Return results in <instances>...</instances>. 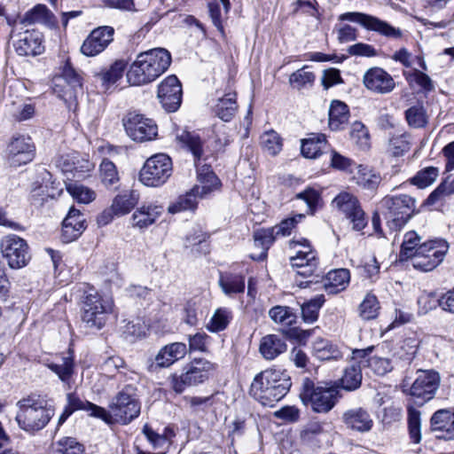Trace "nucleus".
Wrapping results in <instances>:
<instances>
[{"label":"nucleus","instance_id":"nucleus-3","mask_svg":"<svg viewBox=\"0 0 454 454\" xmlns=\"http://www.w3.org/2000/svg\"><path fill=\"white\" fill-rule=\"evenodd\" d=\"M291 386V378L285 371L267 369L254 378L249 394L262 405L273 407L286 395Z\"/></svg>","mask_w":454,"mask_h":454},{"label":"nucleus","instance_id":"nucleus-43","mask_svg":"<svg viewBox=\"0 0 454 454\" xmlns=\"http://www.w3.org/2000/svg\"><path fill=\"white\" fill-rule=\"evenodd\" d=\"M99 177L106 188H116L120 181L119 173L115 164L108 159H103L99 165Z\"/></svg>","mask_w":454,"mask_h":454},{"label":"nucleus","instance_id":"nucleus-47","mask_svg":"<svg viewBox=\"0 0 454 454\" xmlns=\"http://www.w3.org/2000/svg\"><path fill=\"white\" fill-rule=\"evenodd\" d=\"M325 301L323 294L304 302L301 305V317L305 323L311 324L317 320L320 308Z\"/></svg>","mask_w":454,"mask_h":454},{"label":"nucleus","instance_id":"nucleus-33","mask_svg":"<svg viewBox=\"0 0 454 454\" xmlns=\"http://www.w3.org/2000/svg\"><path fill=\"white\" fill-rule=\"evenodd\" d=\"M433 430L445 431L446 438H454V412L442 409L435 411L431 418Z\"/></svg>","mask_w":454,"mask_h":454},{"label":"nucleus","instance_id":"nucleus-26","mask_svg":"<svg viewBox=\"0 0 454 454\" xmlns=\"http://www.w3.org/2000/svg\"><path fill=\"white\" fill-rule=\"evenodd\" d=\"M67 405L66 407L72 413L78 410H83L90 411V416L101 419L107 424L112 422V417L105 408L98 406L89 401H82L74 393L67 394Z\"/></svg>","mask_w":454,"mask_h":454},{"label":"nucleus","instance_id":"nucleus-19","mask_svg":"<svg viewBox=\"0 0 454 454\" xmlns=\"http://www.w3.org/2000/svg\"><path fill=\"white\" fill-rule=\"evenodd\" d=\"M182 95V85L176 75L168 76L158 87V98L167 112L173 113L180 107Z\"/></svg>","mask_w":454,"mask_h":454},{"label":"nucleus","instance_id":"nucleus-6","mask_svg":"<svg viewBox=\"0 0 454 454\" xmlns=\"http://www.w3.org/2000/svg\"><path fill=\"white\" fill-rule=\"evenodd\" d=\"M113 307L111 298L103 297L90 289L83 297L82 320L87 328L100 330L106 325Z\"/></svg>","mask_w":454,"mask_h":454},{"label":"nucleus","instance_id":"nucleus-42","mask_svg":"<svg viewBox=\"0 0 454 454\" xmlns=\"http://www.w3.org/2000/svg\"><path fill=\"white\" fill-rule=\"evenodd\" d=\"M362 371L359 364H351L348 366L343 372L340 384L341 388L347 391H354L360 387L362 383Z\"/></svg>","mask_w":454,"mask_h":454},{"label":"nucleus","instance_id":"nucleus-55","mask_svg":"<svg viewBox=\"0 0 454 454\" xmlns=\"http://www.w3.org/2000/svg\"><path fill=\"white\" fill-rule=\"evenodd\" d=\"M351 139L362 149L369 147V134L365 126L360 122L356 121L352 124L350 130Z\"/></svg>","mask_w":454,"mask_h":454},{"label":"nucleus","instance_id":"nucleus-35","mask_svg":"<svg viewBox=\"0 0 454 454\" xmlns=\"http://www.w3.org/2000/svg\"><path fill=\"white\" fill-rule=\"evenodd\" d=\"M139 200V194L136 191H126L118 194L113 200L112 210L115 215L128 214Z\"/></svg>","mask_w":454,"mask_h":454},{"label":"nucleus","instance_id":"nucleus-10","mask_svg":"<svg viewBox=\"0 0 454 454\" xmlns=\"http://www.w3.org/2000/svg\"><path fill=\"white\" fill-rule=\"evenodd\" d=\"M172 174V160L165 153L150 157L139 173V180L149 187H158L167 182Z\"/></svg>","mask_w":454,"mask_h":454},{"label":"nucleus","instance_id":"nucleus-1","mask_svg":"<svg viewBox=\"0 0 454 454\" xmlns=\"http://www.w3.org/2000/svg\"><path fill=\"white\" fill-rule=\"evenodd\" d=\"M176 140L183 147L187 148L193 156L194 164L197 168V181L195 184L185 194L180 195L172 202L168 211L170 214H177L185 210H194L197 207V200L203 199L215 190L220 187V180L213 172L211 166L203 163L204 158V142L195 132L183 130L176 135Z\"/></svg>","mask_w":454,"mask_h":454},{"label":"nucleus","instance_id":"nucleus-48","mask_svg":"<svg viewBox=\"0 0 454 454\" xmlns=\"http://www.w3.org/2000/svg\"><path fill=\"white\" fill-rule=\"evenodd\" d=\"M67 192L79 203L88 204L96 199V192L77 183H68L66 184Z\"/></svg>","mask_w":454,"mask_h":454},{"label":"nucleus","instance_id":"nucleus-38","mask_svg":"<svg viewBox=\"0 0 454 454\" xmlns=\"http://www.w3.org/2000/svg\"><path fill=\"white\" fill-rule=\"evenodd\" d=\"M312 350L314 356L320 360H337L342 356L337 345L323 338H318L313 342Z\"/></svg>","mask_w":454,"mask_h":454},{"label":"nucleus","instance_id":"nucleus-28","mask_svg":"<svg viewBox=\"0 0 454 454\" xmlns=\"http://www.w3.org/2000/svg\"><path fill=\"white\" fill-rule=\"evenodd\" d=\"M46 366L65 384L69 385L74 374V356L71 348L67 356H61L57 362L46 363Z\"/></svg>","mask_w":454,"mask_h":454},{"label":"nucleus","instance_id":"nucleus-62","mask_svg":"<svg viewBox=\"0 0 454 454\" xmlns=\"http://www.w3.org/2000/svg\"><path fill=\"white\" fill-rule=\"evenodd\" d=\"M125 364L124 360L119 356H112L106 357L101 364L100 368L102 372L108 375L112 376L117 372L120 368H122Z\"/></svg>","mask_w":454,"mask_h":454},{"label":"nucleus","instance_id":"nucleus-57","mask_svg":"<svg viewBox=\"0 0 454 454\" xmlns=\"http://www.w3.org/2000/svg\"><path fill=\"white\" fill-rule=\"evenodd\" d=\"M405 117L410 126L422 128L427 124V116L422 106H415L405 112Z\"/></svg>","mask_w":454,"mask_h":454},{"label":"nucleus","instance_id":"nucleus-34","mask_svg":"<svg viewBox=\"0 0 454 454\" xmlns=\"http://www.w3.org/2000/svg\"><path fill=\"white\" fill-rule=\"evenodd\" d=\"M349 111L348 106L339 100H333L329 109V127L332 130H339L348 122Z\"/></svg>","mask_w":454,"mask_h":454},{"label":"nucleus","instance_id":"nucleus-53","mask_svg":"<svg viewBox=\"0 0 454 454\" xmlns=\"http://www.w3.org/2000/svg\"><path fill=\"white\" fill-rule=\"evenodd\" d=\"M50 11L43 4H37L27 12L22 19L24 24L44 23L49 18Z\"/></svg>","mask_w":454,"mask_h":454},{"label":"nucleus","instance_id":"nucleus-16","mask_svg":"<svg viewBox=\"0 0 454 454\" xmlns=\"http://www.w3.org/2000/svg\"><path fill=\"white\" fill-rule=\"evenodd\" d=\"M336 207L352 223V229L362 231L367 225V218L356 196L348 192H341L333 200Z\"/></svg>","mask_w":454,"mask_h":454},{"label":"nucleus","instance_id":"nucleus-49","mask_svg":"<svg viewBox=\"0 0 454 454\" xmlns=\"http://www.w3.org/2000/svg\"><path fill=\"white\" fill-rule=\"evenodd\" d=\"M51 454H83V447L76 439L64 437L53 445Z\"/></svg>","mask_w":454,"mask_h":454},{"label":"nucleus","instance_id":"nucleus-45","mask_svg":"<svg viewBox=\"0 0 454 454\" xmlns=\"http://www.w3.org/2000/svg\"><path fill=\"white\" fill-rule=\"evenodd\" d=\"M270 317L276 323L284 326H291L296 323L297 316L293 309L287 306L277 305L269 311Z\"/></svg>","mask_w":454,"mask_h":454},{"label":"nucleus","instance_id":"nucleus-63","mask_svg":"<svg viewBox=\"0 0 454 454\" xmlns=\"http://www.w3.org/2000/svg\"><path fill=\"white\" fill-rule=\"evenodd\" d=\"M334 30L340 43L356 41L357 38V29L350 25H336Z\"/></svg>","mask_w":454,"mask_h":454},{"label":"nucleus","instance_id":"nucleus-39","mask_svg":"<svg viewBox=\"0 0 454 454\" xmlns=\"http://www.w3.org/2000/svg\"><path fill=\"white\" fill-rule=\"evenodd\" d=\"M277 236L272 228L260 229L254 231V245L262 248V252L258 255L252 254L251 258L254 261H262L267 256V251L275 241Z\"/></svg>","mask_w":454,"mask_h":454},{"label":"nucleus","instance_id":"nucleus-12","mask_svg":"<svg viewBox=\"0 0 454 454\" xmlns=\"http://www.w3.org/2000/svg\"><path fill=\"white\" fill-rule=\"evenodd\" d=\"M214 370V364L205 359H195L181 375H172L170 383L173 390L183 393L186 387L204 382L208 378V372Z\"/></svg>","mask_w":454,"mask_h":454},{"label":"nucleus","instance_id":"nucleus-11","mask_svg":"<svg viewBox=\"0 0 454 454\" xmlns=\"http://www.w3.org/2000/svg\"><path fill=\"white\" fill-rule=\"evenodd\" d=\"M448 243L442 239L423 242L419 247L412 266L422 271H430L442 262L447 251Z\"/></svg>","mask_w":454,"mask_h":454},{"label":"nucleus","instance_id":"nucleus-56","mask_svg":"<svg viewBox=\"0 0 454 454\" xmlns=\"http://www.w3.org/2000/svg\"><path fill=\"white\" fill-rule=\"evenodd\" d=\"M294 200L303 202L306 206L305 212L307 214H312L315 211L316 206L319 200V193L312 188H308L305 191L297 193L295 195Z\"/></svg>","mask_w":454,"mask_h":454},{"label":"nucleus","instance_id":"nucleus-60","mask_svg":"<svg viewBox=\"0 0 454 454\" xmlns=\"http://www.w3.org/2000/svg\"><path fill=\"white\" fill-rule=\"evenodd\" d=\"M368 367L377 375H385L392 370V364L389 359L380 357L377 356L368 359Z\"/></svg>","mask_w":454,"mask_h":454},{"label":"nucleus","instance_id":"nucleus-61","mask_svg":"<svg viewBox=\"0 0 454 454\" xmlns=\"http://www.w3.org/2000/svg\"><path fill=\"white\" fill-rule=\"evenodd\" d=\"M304 217L303 214H300L297 216L286 218L279 224H277L276 226L272 227L273 231L275 232L276 236H282L286 237L291 234L292 230L295 227L296 223L299 220Z\"/></svg>","mask_w":454,"mask_h":454},{"label":"nucleus","instance_id":"nucleus-20","mask_svg":"<svg viewBox=\"0 0 454 454\" xmlns=\"http://www.w3.org/2000/svg\"><path fill=\"white\" fill-rule=\"evenodd\" d=\"M114 29L109 26L93 29L81 46V52L88 57H94L104 51L113 42Z\"/></svg>","mask_w":454,"mask_h":454},{"label":"nucleus","instance_id":"nucleus-30","mask_svg":"<svg viewBox=\"0 0 454 454\" xmlns=\"http://www.w3.org/2000/svg\"><path fill=\"white\" fill-rule=\"evenodd\" d=\"M353 178L360 188L372 192H376L382 181L380 172L365 165L357 167V171Z\"/></svg>","mask_w":454,"mask_h":454},{"label":"nucleus","instance_id":"nucleus-9","mask_svg":"<svg viewBox=\"0 0 454 454\" xmlns=\"http://www.w3.org/2000/svg\"><path fill=\"white\" fill-rule=\"evenodd\" d=\"M0 252L12 270L22 269L31 260L30 247L27 240L16 234H8L1 239Z\"/></svg>","mask_w":454,"mask_h":454},{"label":"nucleus","instance_id":"nucleus-59","mask_svg":"<svg viewBox=\"0 0 454 454\" xmlns=\"http://www.w3.org/2000/svg\"><path fill=\"white\" fill-rule=\"evenodd\" d=\"M409 150L410 143L405 136H395L390 138L387 151L393 156H401Z\"/></svg>","mask_w":454,"mask_h":454},{"label":"nucleus","instance_id":"nucleus-27","mask_svg":"<svg viewBox=\"0 0 454 454\" xmlns=\"http://www.w3.org/2000/svg\"><path fill=\"white\" fill-rule=\"evenodd\" d=\"M163 207L160 205L149 203L144 204L132 215L133 226L145 229L153 224L161 215Z\"/></svg>","mask_w":454,"mask_h":454},{"label":"nucleus","instance_id":"nucleus-24","mask_svg":"<svg viewBox=\"0 0 454 454\" xmlns=\"http://www.w3.org/2000/svg\"><path fill=\"white\" fill-rule=\"evenodd\" d=\"M345 427L354 432L367 433L373 427V419L367 409L354 407L345 411L341 415Z\"/></svg>","mask_w":454,"mask_h":454},{"label":"nucleus","instance_id":"nucleus-7","mask_svg":"<svg viewBox=\"0 0 454 454\" xmlns=\"http://www.w3.org/2000/svg\"><path fill=\"white\" fill-rule=\"evenodd\" d=\"M107 412L114 421L127 425L140 414V403L137 398V387L134 385H126L112 400Z\"/></svg>","mask_w":454,"mask_h":454},{"label":"nucleus","instance_id":"nucleus-21","mask_svg":"<svg viewBox=\"0 0 454 454\" xmlns=\"http://www.w3.org/2000/svg\"><path fill=\"white\" fill-rule=\"evenodd\" d=\"M35 157V145L29 137H13L7 146V159L12 166L27 164Z\"/></svg>","mask_w":454,"mask_h":454},{"label":"nucleus","instance_id":"nucleus-32","mask_svg":"<svg viewBox=\"0 0 454 454\" xmlns=\"http://www.w3.org/2000/svg\"><path fill=\"white\" fill-rule=\"evenodd\" d=\"M218 284L223 293L229 297H233L245 292V277L240 274L221 273Z\"/></svg>","mask_w":454,"mask_h":454},{"label":"nucleus","instance_id":"nucleus-50","mask_svg":"<svg viewBox=\"0 0 454 454\" xmlns=\"http://www.w3.org/2000/svg\"><path fill=\"white\" fill-rule=\"evenodd\" d=\"M260 143L262 149L271 155L278 154L282 149V140L274 130L264 132L260 137Z\"/></svg>","mask_w":454,"mask_h":454},{"label":"nucleus","instance_id":"nucleus-31","mask_svg":"<svg viewBox=\"0 0 454 454\" xmlns=\"http://www.w3.org/2000/svg\"><path fill=\"white\" fill-rule=\"evenodd\" d=\"M350 274L347 269H337L327 273L324 287L328 294H336L346 289L349 283Z\"/></svg>","mask_w":454,"mask_h":454},{"label":"nucleus","instance_id":"nucleus-52","mask_svg":"<svg viewBox=\"0 0 454 454\" xmlns=\"http://www.w3.org/2000/svg\"><path fill=\"white\" fill-rule=\"evenodd\" d=\"M379 309L380 306L376 296L368 294L360 304V315L365 320L373 319L377 317Z\"/></svg>","mask_w":454,"mask_h":454},{"label":"nucleus","instance_id":"nucleus-51","mask_svg":"<svg viewBox=\"0 0 454 454\" xmlns=\"http://www.w3.org/2000/svg\"><path fill=\"white\" fill-rule=\"evenodd\" d=\"M439 175V169L435 167H427L419 170L412 178L411 184L419 188H425L432 184Z\"/></svg>","mask_w":454,"mask_h":454},{"label":"nucleus","instance_id":"nucleus-22","mask_svg":"<svg viewBox=\"0 0 454 454\" xmlns=\"http://www.w3.org/2000/svg\"><path fill=\"white\" fill-rule=\"evenodd\" d=\"M188 352V348L184 342H173L162 347L154 357V361L148 365L150 372L158 369L168 368L176 362L183 359Z\"/></svg>","mask_w":454,"mask_h":454},{"label":"nucleus","instance_id":"nucleus-46","mask_svg":"<svg viewBox=\"0 0 454 454\" xmlns=\"http://www.w3.org/2000/svg\"><path fill=\"white\" fill-rule=\"evenodd\" d=\"M324 434L325 431L322 424L312 422L304 427L301 431L300 437L304 444L314 447L318 445Z\"/></svg>","mask_w":454,"mask_h":454},{"label":"nucleus","instance_id":"nucleus-36","mask_svg":"<svg viewBox=\"0 0 454 454\" xmlns=\"http://www.w3.org/2000/svg\"><path fill=\"white\" fill-rule=\"evenodd\" d=\"M238 109L236 93H226L223 98H218L215 106V114L223 121H230L235 115Z\"/></svg>","mask_w":454,"mask_h":454},{"label":"nucleus","instance_id":"nucleus-44","mask_svg":"<svg viewBox=\"0 0 454 454\" xmlns=\"http://www.w3.org/2000/svg\"><path fill=\"white\" fill-rule=\"evenodd\" d=\"M232 319L231 310L228 308H218L214 312L207 329L211 333H218L227 328Z\"/></svg>","mask_w":454,"mask_h":454},{"label":"nucleus","instance_id":"nucleus-4","mask_svg":"<svg viewBox=\"0 0 454 454\" xmlns=\"http://www.w3.org/2000/svg\"><path fill=\"white\" fill-rule=\"evenodd\" d=\"M17 405L16 421L21 429L31 434L44 428L54 416V410L39 396L29 395L20 400Z\"/></svg>","mask_w":454,"mask_h":454},{"label":"nucleus","instance_id":"nucleus-29","mask_svg":"<svg viewBox=\"0 0 454 454\" xmlns=\"http://www.w3.org/2000/svg\"><path fill=\"white\" fill-rule=\"evenodd\" d=\"M287 349L283 338L276 334H268L261 339L259 352L266 360H273Z\"/></svg>","mask_w":454,"mask_h":454},{"label":"nucleus","instance_id":"nucleus-15","mask_svg":"<svg viewBox=\"0 0 454 454\" xmlns=\"http://www.w3.org/2000/svg\"><path fill=\"white\" fill-rule=\"evenodd\" d=\"M298 246L301 247V249H298L296 254L291 257V264L294 268L297 269V274L310 277L317 269L318 259L317 253L312 249L309 240L306 239L291 241L292 247L296 248Z\"/></svg>","mask_w":454,"mask_h":454},{"label":"nucleus","instance_id":"nucleus-25","mask_svg":"<svg viewBox=\"0 0 454 454\" xmlns=\"http://www.w3.org/2000/svg\"><path fill=\"white\" fill-rule=\"evenodd\" d=\"M16 52L20 56H36L41 54L44 47L43 35L36 30H26L19 34V39L14 43Z\"/></svg>","mask_w":454,"mask_h":454},{"label":"nucleus","instance_id":"nucleus-37","mask_svg":"<svg viewBox=\"0 0 454 454\" xmlns=\"http://www.w3.org/2000/svg\"><path fill=\"white\" fill-rule=\"evenodd\" d=\"M326 145L327 142L324 134H313L311 137L302 140L301 151L304 157L315 159L324 153Z\"/></svg>","mask_w":454,"mask_h":454},{"label":"nucleus","instance_id":"nucleus-8","mask_svg":"<svg viewBox=\"0 0 454 454\" xmlns=\"http://www.w3.org/2000/svg\"><path fill=\"white\" fill-rule=\"evenodd\" d=\"M385 209L387 226L391 231H399L414 214L416 201L407 194L386 196L380 202Z\"/></svg>","mask_w":454,"mask_h":454},{"label":"nucleus","instance_id":"nucleus-17","mask_svg":"<svg viewBox=\"0 0 454 454\" xmlns=\"http://www.w3.org/2000/svg\"><path fill=\"white\" fill-rule=\"evenodd\" d=\"M62 80L66 85L56 84L55 91L71 109L76 106L78 95L82 92V78L67 62L63 68Z\"/></svg>","mask_w":454,"mask_h":454},{"label":"nucleus","instance_id":"nucleus-2","mask_svg":"<svg viewBox=\"0 0 454 454\" xmlns=\"http://www.w3.org/2000/svg\"><path fill=\"white\" fill-rule=\"evenodd\" d=\"M171 64V55L164 48H154L139 53L127 72L131 85L150 83L165 73Z\"/></svg>","mask_w":454,"mask_h":454},{"label":"nucleus","instance_id":"nucleus-41","mask_svg":"<svg viewBox=\"0 0 454 454\" xmlns=\"http://www.w3.org/2000/svg\"><path fill=\"white\" fill-rule=\"evenodd\" d=\"M421 237L414 231H408L404 234L401 250L399 254L400 261L408 259L413 262V258L417 254L418 247L421 245Z\"/></svg>","mask_w":454,"mask_h":454},{"label":"nucleus","instance_id":"nucleus-23","mask_svg":"<svg viewBox=\"0 0 454 454\" xmlns=\"http://www.w3.org/2000/svg\"><path fill=\"white\" fill-rule=\"evenodd\" d=\"M363 82L366 89L378 94L389 93L395 87L393 77L383 68L377 67L365 72Z\"/></svg>","mask_w":454,"mask_h":454},{"label":"nucleus","instance_id":"nucleus-5","mask_svg":"<svg viewBox=\"0 0 454 454\" xmlns=\"http://www.w3.org/2000/svg\"><path fill=\"white\" fill-rule=\"evenodd\" d=\"M299 395L304 405L317 413L329 412L340 398L338 387L316 386L309 378L303 379Z\"/></svg>","mask_w":454,"mask_h":454},{"label":"nucleus","instance_id":"nucleus-40","mask_svg":"<svg viewBox=\"0 0 454 454\" xmlns=\"http://www.w3.org/2000/svg\"><path fill=\"white\" fill-rule=\"evenodd\" d=\"M127 67V61L124 59L115 60L108 69L103 70L97 75L102 82V85L105 90H108L109 87L119 81Z\"/></svg>","mask_w":454,"mask_h":454},{"label":"nucleus","instance_id":"nucleus-54","mask_svg":"<svg viewBox=\"0 0 454 454\" xmlns=\"http://www.w3.org/2000/svg\"><path fill=\"white\" fill-rule=\"evenodd\" d=\"M307 67L293 73L289 77V82L294 88L301 89L306 85H311L315 81V74L312 72L306 70Z\"/></svg>","mask_w":454,"mask_h":454},{"label":"nucleus","instance_id":"nucleus-64","mask_svg":"<svg viewBox=\"0 0 454 454\" xmlns=\"http://www.w3.org/2000/svg\"><path fill=\"white\" fill-rule=\"evenodd\" d=\"M82 225L78 228L71 226L68 221L64 220L62 223L61 239L64 243H69L76 239L82 233Z\"/></svg>","mask_w":454,"mask_h":454},{"label":"nucleus","instance_id":"nucleus-14","mask_svg":"<svg viewBox=\"0 0 454 454\" xmlns=\"http://www.w3.org/2000/svg\"><path fill=\"white\" fill-rule=\"evenodd\" d=\"M338 20L340 21L347 20L358 23L364 28L377 32L380 35L388 38L397 39L403 36V32L400 28L395 27L387 21L366 13L358 12H345L340 14L338 17Z\"/></svg>","mask_w":454,"mask_h":454},{"label":"nucleus","instance_id":"nucleus-58","mask_svg":"<svg viewBox=\"0 0 454 454\" xmlns=\"http://www.w3.org/2000/svg\"><path fill=\"white\" fill-rule=\"evenodd\" d=\"M408 424L410 435L414 442L420 441V413L415 409L410 408L408 411Z\"/></svg>","mask_w":454,"mask_h":454},{"label":"nucleus","instance_id":"nucleus-13","mask_svg":"<svg viewBox=\"0 0 454 454\" xmlns=\"http://www.w3.org/2000/svg\"><path fill=\"white\" fill-rule=\"evenodd\" d=\"M122 123L127 135L137 142L151 141L158 134L155 121L139 114H127L122 119Z\"/></svg>","mask_w":454,"mask_h":454},{"label":"nucleus","instance_id":"nucleus-18","mask_svg":"<svg viewBox=\"0 0 454 454\" xmlns=\"http://www.w3.org/2000/svg\"><path fill=\"white\" fill-rule=\"evenodd\" d=\"M440 385L439 373L434 370H419L417 377L410 387L411 395L421 398L423 402L431 400Z\"/></svg>","mask_w":454,"mask_h":454}]
</instances>
